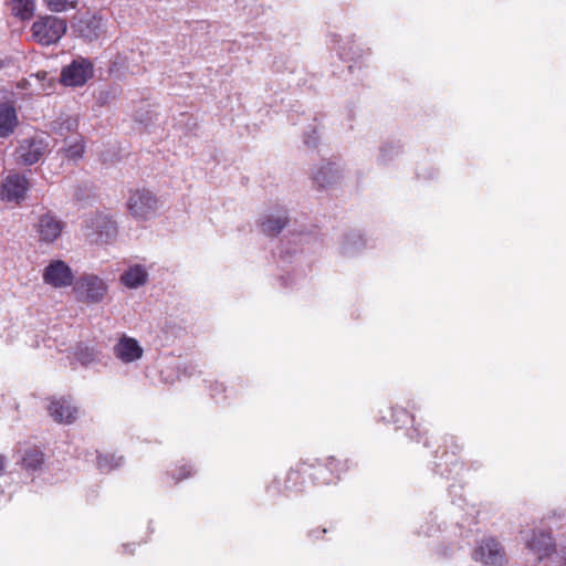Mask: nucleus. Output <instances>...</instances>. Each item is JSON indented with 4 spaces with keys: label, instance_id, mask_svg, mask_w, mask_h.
<instances>
[{
    "label": "nucleus",
    "instance_id": "39448f33",
    "mask_svg": "<svg viewBox=\"0 0 566 566\" xmlns=\"http://www.w3.org/2000/svg\"><path fill=\"white\" fill-rule=\"evenodd\" d=\"M31 184L29 178L20 172H9L0 181V200L20 205L28 198Z\"/></svg>",
    "mask_w": 566,
    "mask_h": 566
},
{
    "label": "nucleus",
    "instance_id": "dca6fc26",
    "mask_svg": "<svg viewBox=\"0 0 566 566\" xmlns=\"http://www.w3.org/2000/svg\"><path fill=\"white\" fill-rule=\"evenodd\" d=\"M92 227L96 230L97 240L101 242L109 243L117 235L115 222L105 216L95 217L92 220Z\"/></svg>",
    "mask_w": 566,
    "mask_h": 566
},
{
    "label": "nucleus",
    "instance_id": "a878e982",
    "mask_svg": "<svg viewBox=\"0 0 566 566\" xmlns=\"http://www.w3.org/2000/svg\"><path fill=\"white\" fill-rule=\"evenodd\" d=\"M321 136L318 134V124L316 118H313L312 122L304 129V140L303 142H316Z\"/></svg>",
    "mask_w": 566,
    "mask_h": 566
},
{
    "label": "nucleus",
    "instance_id": "72a5a7b5",
    "mask_svg": "<svg viewBox=\"0 0 566 566\" xmlns=\"http://www.w3.org/2000/svg\"><path fill=\"white\" fill-rule=\"evenodd\" d=\"M345 252H349V248L347 245L344 247Z\"/></svg>",
    "mask_w": 566,
    "mask_h": 566
},
{
    "label": "nucleus",
    "instance_id": "1a4fd4ad",
    "mask_svg": "<svg viewBox=\"0 0 566 566\" xmlns=\"http://www.w3.org/2000/svg\"><path fill=\"white\" fill-rule=\"evenodd\" d=\"M65 227L66 223L57 216L45 212L39 216L34 231L40 243L52 244L61 238Z\"/></svg>",
    "mask_w": 566,
    "mask_h": 566
},
{
    "label": "nucleus",
    "instance_id": "b1692460",
    "mask_svg": "<svg viewBox=\"0 0 566 566\" xmlns=\"http://www.w3.org/2000/svg\"><path fill=\"white\" fill-rule=\"evenodd\" d=\"M46 7L52 12H64L74 9L78 0H44Z\"/></svg>",
    "mask_w": 566,
    "mask_h": 566
},
{
    "label": "nucleus",
    "instance_id": "0eeeda50",
    "mask_svg": "<svg viewBox=\"0 0 566 566\" xmlns=\"http://www.w3.org/2000/svg\"><path fill=\"white\" fill-rule=\"evenodd\" d=\"M525 547L534 554L538 560L551 557L556 552L555 539L546 530H532L523 533Z\"/></svg>",
    "mask_w": 566,
    "mask_h": 566
},
{
    "label": "nucleus",
    "instance_id": "393cba45",
    "mask_svg": "<svg viewBox=\"0 0 566 566\" xmlns=\"http://www.w3.org/2000/svg\"><path fill=\"white\" fill-rule=\"evenodd\" d=\"M63 151L69 159L77 160L84 154V144H70Z\"/></svg>",
    "mask_w": 566,
    "mask_h": 566
},
{
    "label": "nucleus",
    "instance_id": "412c9836",
    "mask_svg": "<svg viewBox=\"0 0 566 566\" xmlns=\"http://www.w3.org/2000/svg\"><path fill=\"white\" fill-rule=\"evenodd\" d=\"M104 148L99 150L101 160L103 164H116L119 161L126 153L123 151L120 144H103Z\"/></svg>",
    "mask_w": 566,
    "mask_h": 566
},
{
    "label": "nucleus",
    "instance_id": "20e7f679",
    "mask_svg": "<svg viewBox=\"0 0 566 566\" xmlns=\"http://www.w3.org/2000/svg\"><path fill=\"white\" fill-rule=\"evenodd\" d=\"M108 291V284L96 274L81 275L74 285V293L84 303L95 304L104 300Z\"/></svg>",
    "mask_w": 566,
    "mask_h": 566
},
{
    "label": "nucleus",
    "instance_id": "cd10ccee",
    "mask_svg": "<svg viewBox=\"0 0 566 566\" xmlns=\"http://www.w3.org/2000/svg\"><path fill=\"white\" fill-rule=\"evenodd\" d=\"M78 359L83 365H87L94 360V356L92 353L86 352L85 354H81Z\"/></svg>",
    "mask_w": 566,
    "mask_h": 566
},
{
    "label": "nucleus",
    "instance_id": "4468645a",
    "mask_svg": "<svg viewBox=\"0 0 566 566\" xmlns=\"http://www.w3.org/2000/svg\"><path fill=\"white\" fill-rule=\"evenodd\" d=\"M44 151V144H19L13 155L17 164L30 166L38 163Z\"/></svg>",
    "mask_w": 566,
    "mask_h": 566
},
{
    "label": "nucleus",
    "instance_id": "473e14b6",
    "mask_svg": "<svg viewBox=\"0 0 566 566\" xmlns=\"http://www.w3.org/2000/svg\"><path fill=\"white\" fill-rule=\"evenodd\" d=\"M400 413L405 416L406 418H410L409 415L405 410H400Z\"/></svg>",
    "mask_w": 566,
    "mask_h": 566
},
{
    "label": "nucleus",
    "instance_id": "2f4dec72",
    "mask_svg": "<svg viewBox=\"0 0 566 566\" xmlns=\"http://www.w3.org/2000/svg\"><path fill=\"white\" fill-rule=\"evenodd\" d=\"M75 125H76L75 122H69L67 128L70 129L72 126H75Z\"/></svg>",
    "mask_w": 566,
    "mask_h": 566
},
{
    "label": "nucleus",
    "instance_id": "f257e3e1",
    "mask_svg": "<svg viewBox=\"0 0 566 566\" xmlns=\"http://www.w3.org/2000/svg\"><path fill=\"white\" fill-rule=\"evenodd\" d=\"M329 44L340 60L350 63L348 70L352 74L355 73L356 69L360 71L368 66L370 49L357 44L354 36H342L334 33L329 36Z\"/></svg>",
    "mask_w": 566,
    "mask_h": 566
},
{
    "label": "nucleus",
    "instance_id": "ddd939ff",
    "mask_svg": "<svg viewBox=\"0 0 566 566\" xmlns=\"http://www.w3.org/2000/svg\"><path fill=\"white\" fill-rule=\"evenodd\" d=\"M50 416L60 423H72L77 417V408L70 399H53L48 408Z\"/></svg>",
    "mask_w": 566,
    "mask_h": 566
},
{
    "label": "nucleus",
    "instance_id": "f3484780",
    "mask_svg": "<svg viewBox=\"0 0 566 566\" xmlns=\"http://www.w3.org/2000/svg\"><path fill=\"white\" fill-rule=\"evenodd\" d=\"M18 124L15 108L7 103L0 104V138L8 137Z\"/></svg>",
    "mask_w": 566,
    "mask_h": 566
},
{
    "label": "nucleus",
    "instance_id": "bb28decb",
    "mask_svg": "<svg viewBox=\"0 0 566 566\" xmlns=\"http://www.w3.org/2000/svg\"><path fill=\"white\" fill-rule=\"evenodd\" d=\"M338 464H339V463H338L335 459H331V460L328 461V463H327V465H326V467H324V468H323V467H319V468L317 469V474H318V475H321V476H323V474H324V472H325L326 470H331V471L336 470V471H337V467H338ZM331 482H332V479H325V478H322V483H331Z\"/></svg>",
    "mask_w": 566,
    "mask_h": 566
},
{
    "label": "nucleus",
    "instance_id": "7ed1b4c3",
    "mask_svg": "<svg viewBox=\"0 0 566 566\" xmlns=\"http://www.w3.org/2000/svg\"><path fill=\"white\" fill-rule=\"evenodd\" d=\"M127 209L136 220H148L159 209V199L148 189H135L129 193Z\"/></svg>",
    "mask_w": 566,
    "mask_h": 566
},
{
    "label": "nucleus",
    "instance_id": "5701e85b",
    "mask_svg": "<svg viewBox=\"0 0 566 566\" xmlns=\"http://www.w3.org/2000/svg\"><path fill=\"white\" fill-rule=\"evenodd\" d=\"M123 463L122 457H115V455H98L97 457V467L101 472H109L115 468L120 467Z\"/></svg>",
    "mask_w": 566,
    "mask_h": 566
},
{
    "label": "nucleus",
    "instance_id": "c756f323",
    "mask_svg": "<svg viewBox=\"0 0 566 566\" xmlns=\"http://www.w3.org/2000/svg\"><path fill=\"white\" fill-rule=\"evenodd\" d=\"M297 478H298V472H295V471L290 472L287 475L289 481L296 480Z\"/></svg>",
    "mask_w": 566,
    "mask_h": 566
},
{
    "label": "nucleus",
    "instance_id": "a211bd4d",
    "mask_svg": "<svg viewBox=\"0 0 566 566\" xmlns=\"http://www.w3.org/2000/svg\"><path fill=\"white\" fill-rule=\"evenodd\" d=\"M339 178V170L333 163H326L313 172V180L321 187H327Z\"/></svg>",
    "mask_w": 566,
    "mask_h": 566
},
{
    "label": "nucleus",
    "instance_id": "9b49d317",
    "mask_svg": "<svg viewBox=\"0 0 566 566\" xmlns=\"http://www.w3.org/2000/svg\"><path fill=\"white\" fill-rule=\"evenodd\" d=\"M473 558L489 566H501L506 560L502 546L493 538L482 541L474 549Z\"/></svg>",
    "mask_w": 566,
    "mask_h": 566
},
{
    "label": "nucleus",
    "instance_id": "4be33fe9",
    "mask_svg": "<svg viewBox=\"0 0 566 566\" xmlns=\"http://www.w3.org/2000/svg\"><path fill=\"white\" fill-rule=\"evenodd\" d=\"M43 463V453L38 449L28 450L22 458V465L27 470H36Z\"/></svg>",
    "mask_w": 566,
    "mask_h": 566
},
{
    "label": "nucleus",
    "instance_id": "f03ea898",
    "mask_svg": "<svg viewBox=\"0 0 566 566\" xmlns=\"http://www.w3.org/2000/svg\"><path fill=\"white\" fill-rule=\"evenodd\" d=\"M31 31L40 44H55L66 32V21L55 15L40 17L32 24Z\"/></svg>",
    "mask_w": 566,
    "mask_h": 566
},
{
    "label": "nucleus",
    "instance_id": "6e6552de",
    "mask_svg": "<svg viewBox=\"0 0 566 566\" xmlns=\"http://www.w3.org/2000/svg\"><path fill=\"white\" fill-rule=\"evenodd\" d=\"M94 65L91 60L77 56L61 71V82L65 86H83L93 77Z\"/></svg>",
    "mask_w": 566,
    "mask_h": 566
},
{
    "label": "nucleus",
    "instance_id": "c85d7f7f",
    "mask_svg": "<svg viewBox=\"0 0 566 566\" xmlns=\"http://www.w3.org/2000/svg\"><path fill=\"white\" fill-rule=\"evenodd\" d=\"M179 471H180V475L179 476H177L174 473V478L176 479V481H180V480H182V479H185V478L190 475V468H187L186 465L181 467L179 469Z\"/></svg>",
    "mask_w": 566,
    "mask_h": 566
},
{
    "label": "nucleus",
    "instance_id": "423d86ee",
    "mask_svg": "<svg viewBox=\"0 0 566 566\" xmlns=\"http://www.w3.org/2000/svg\"><path fill=\"white\" fill-rule=\"evenodd\" d=\"M72 29L78 38L92 42L106 32V21L99 13L85 12L74 17Z\"/></svg>",
    "mask_w": 566,
    "mask_h": 566
},
{
    "label": "nucleus",
    "instance_id": "7c9ffc66",
    "mask_svg": "<svg viewBox=\"0 0 566 566\" xmlns=\"http://www.w3.org/2000/svg\"><path fill=\"white\" fill-rule=\"evenodd\" d=\"M4 457L0 454V474H2L3 470H4Z\"/></svg>",
    "mask_w": 566,
    "mask_h": 566
},
{
    "label": "nucleus",
    "instance_id": "2eb2a0df",
    "mask_svg": "<svg viewBox=\"0 0 566 566\" xmlns=\"http://www.w3.org/2000/svg\"><path fill=\"white\" fill-rule=\"evenodd\" d=\"M120 283L127 289H138L148 281V271L142 264L129 265L120 275Z\"/></svg>",
    "mask_w": 566,
    "mask_h": 566
},
{
    "label": "nucleus",
    "instance_id": "9d476101",
    "mask_svg": "<svg viewBox=\"0 0 566 566\" xmlns=\"http://www.w3.org/2000/svg\"><path fill=\"white\" fill-rule=\"evenodd\" d=\"M73 271L62 260H52L42 271L43 283L54 289L67 287L73 283Z\"/></svg>",
    "mask_w": 566,
    "mask_h": 566
},
{
    "label": "nucleus",
    "instance_id": "6ab92c4d",
    "mask_svg": "<svg viewBox=\"0 0 566 566\" xmlns=\"http://www.w3.org/2000/svg\"><path fill=\"white\" fill-rule=\"evenodd\" d=\"M287 223V217L284 211H277L275 214H266L261 221V229L266 234L280 233Z\"/></svg>",
    "mask_w": 566,
    "mask_h": 566
},
{
    "label": "nucleus",
    "instance_id": "aec40b11",
    "mask_svg": "<svg viewBox=\"0 0 566 566\" xmlns=\"http://www.w3.org/2000/svg\"><path fill=\"white\" fill-rule=\"evenodd\" d=\"M10 9L14 17L28 20L32 18L34 13L35 2L34 0H11Z\"/></svg>",
    "mask_w": 566,
    "mask_h": 566
},
{
    "label": "nucleus",
    "instance_id": "f8f14e48",
    "mask_svg": "<svg viewBox=\"0 0 566 566\" xmlns=\"http://www.w3.org/2000/svg\"><path fill=\"white\" fill-rule=\"evenodd\" d=\"M114 356L124 364H133L144 355L139 342L130 336L122 335L113 347Z\"/></svg>",
    "mask_w": 566,
    "mask_h": 566
}]
</instances>
